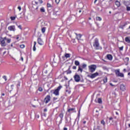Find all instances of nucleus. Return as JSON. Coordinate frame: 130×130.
I'll return each instance as SVG.
<instances>
[{
  "instance_id": "nucleus-13",
  "label": "nucleus",
  "mask_w": 130,
  "mask_h": 130,
  "mask_svg": "<svg viewBox=\"0 0 130 130\" xmlns=\"http://www.w3.org/2000/svg\"><path fill=\"white\" fill-rule=\"evenodd\" d=\"M66 57V58H70V57H71V54H69V53H65L64 56L62 57V58H64Z\"/></svg>"
},
{
  "instance_id": "nucleus-53",
  "label": "nucleus",
  "mask_w": 130,
  "mask_h": 130,
  "mask_svg": "<svg viewBox=\"0 0 130 130\" xmlns=\"http://www.w3.org/2000/svg\"><path fill=\"white\" fill-rule=\"evenodd\" d=\"M63 130H68V128L64 127V128H63Z\"/></svg>"
},
{
  "instance_id": "nucleus-20",
  "label": "nucleus",
  "mask_w": 130,
  "mask_h": 130,
  "mask_svg": "<svg viewBox=\"0 0 130 130\" xmlns=\"http://www.w3.org/2000/svg\"><path fill=\"white\" fill-rule=\"evenodd\" d=\"M81 37H82V36L81 35H77L76 36V38L78 40H80V39H81Z\"/></svg>"
},
{
  "instance_id": "nucleus-44",
  "label": "nucleus",
  "mask_w": 130,
  "mask_h": 130,
  "mask_svg": "<svg viewBox=\"0 0 130 130\" xmlns=\"http://www.w3.org/2000/svg\"><path fill=\"white\" fill-rule=\"evenodd\" d=\"M124 26H125V25H124L123 26H120V28H121V29H123V27H124Z\"/></svg>"
},
{
  "instance_id": "nucleus-25",
  "label": "nucleus",
  "mask_w": 130,
  "mask_h": 130,
  "mask_svg": "<svg viewBox=\"0 0 130 130\" xmlns=\"http://www.w3.org/2000/svg\"><path fill=\"white\" fill-rule=\"evenodd\" d=\"M75 64L76 66H79V65H80V62H79V61L76 60V61H75Z\"/></svg>"
},
{
  "instance_id": "nucleus-1",
  "label": "nucleus",
  "mask_w": 130,
  "mask_h": 130,
  "mask_svg": "<svg viewBox=\"0 0 130 130\" xmlns=\"http://www.w3.org/2000/svg\"><path fill=\"white\" fill-rule=\"evenodd\" d=\"M115 74L117 77H120L121 78H123L124 77V74H123V73H120L119 69L115 70Z\"/></svg>"
},
{
  "instance_id": "nucleus-36",
  "label": "nucleus",
  "mask_w": 130,
  "mask_h": 130,
  "mask_svg": "<svg viewBox=\"0 0 130 130\" xmlns=\"http://www.w3.org/2000/svg\"><path fill=\"white\" fill-rule=\"evenodd\" d=\"M47 7L48 8H51V5L50 4L48 3L47 4Z\"/></svg>"
},
{
  "instance_id": "nucleus-23",
  "label": "nucleus",
  "mask_w": 130,
  "mask_h": 130,
  "mask_svg": "<svg viewBox=\"0 0 130 130\" xmlns=\"http://www.w3.org/2000/svg\"><path fill=\"white\" fill-rule=\"evenodd\" d=\"M16 18H17V16H13L11 17L10 19H11L12 21H15V20H16Z\"/></svg>"
},
{
  "instance_id": "nucleus-63",
  "label": "nucleus",
  "mask_w": 130,
  "mask_h": 130,
  "mask_svg": "<svg viewBox=\"0 0 130 130\" xmlns=\"http://www.w3.org/2000/svg\"><path fill=\"white\" fill-rule=\"evenodd\" d=\"M11 87H14V85H11Z\"/></svg>"
},
{
  "instance_id": "nucleus-61",
  "label": "nucleus",
  "mask_w": 130,
  "mask_h": 130,
  "mask_svg": "<svg viewBox=\"0 0 130 130\" xmlns=\"http://www.w3.org/2000/svg\"><path fill=\"white\" fill-rule=\"evenodd\" d=\"M79 13H81V12H82V11L80 10V11H79Z\"/></svg>"
},
{
  "instance_id": "nucleus-17",
  "label": "nucleus",
  "mask_w": 130,
  "mask_h": 130,
  "mask_svg": "<svg viewBox=\"0 0 130 130\" xmlns=\"http://www.w3.org/2000/svg\"><path fill=\"white\" fill-rule=\"evenodd\" d=\"M40 12L41 13H45V8L44 7H41L40 8Z\"/></svg>"
},
{
  "instance_id": "nucleus-26",
  "label": "nucleus",
  "mask_w": 130,
  "mask_h": 130,
  "mask_svg": "<svg viewBox=\"0 0 130 130\" xmlns=\"http://www.w3.org/2000/svg\"><path fill=\"white\" fill-rule=\"evenodd\" d=\"M55 14L56 16H59V15H60V12L59 11H55Z\"/></svg>"
},
{
  "instance_id": "nucleus-62",
  "label": "nucleus",
  "mask_w": 130,
  "mask_h": 130,
  "mask_svg": "<svg viewBox=\"0 0 130 130\" xmlns=\"http://www.w3.org/2000/svg\"><path fill=\"white\" fill-rule=\"evenodd\" d=\"M11 46L13 47V44H12L11 45Z\"/></svg>"
},
{
  "instance_id": "nucleus-41",
  "label": "nucleus",
  "mask_w": 130,
  "mask_h": 130,
  "mask_svg": "<svg viewBox=\"0 0 130 130\" xmlns=\"http://www.w3.org/2000/svg\"><path fill=\"white\" fill-rule=\"evenodd\" d=\"M18 28H19V29H20L21 30H22V26H21V25H18Z\"/></svg>"
},
{
  "instance_id": "nucleus-49",
  "label": "nucleus",
  "mask_w": 130,
  "mask_h": 130,
  "mask_svg": "<svg viewBox=\"0 0 130 130\" xmlns=\"http://www.w3.org/2000/svg\"><path fill=\"white\" fill-rule=\"evenodd\" d=\"M36 117L37 118H38L39 117V115H36Z\"/></svg>"
},
{
  "instance_id": "nucleus-24",
  "label": "nucleus",
  "mask_w": 130,
  "mask_h": 130,
  "mask_svg": "<svg viewBox=\"0 0 130 130\" xmlns=\"http://www.w3.org/2000/svg\"><path fill=\"white\" fill-rule=\"evenodd\" d=\"M101 124L103 125V126H105V121H104V120H102L101 121Z\"/></svg>"
},
{
  "instance_id": "nucleus-57",
  "label": "nucleus",
  "mask_w": 130,
  "mask_h": 130,
  "mask_svg": "<svg viewBox=\"0 0 130 130\" xmlns=\"http://www.w3.org/2000/svg\"><path fill=\"white\" fill-rule=\"evenodd\" d=\"M83 123H84V124H85V123H86V121H84Z\"/></svg>"
},
{
  "instance_id": "nucleus-33",
  "label": "nucleus",
  "mask_w": 130,
  "mask_h": 130,
  "mask_svg": "<svg viewBox=\"0 0 130 130\" xmlns=\"http://www.w3.org/2000/svg\"><path fill=\"white\" fill-rule=\"evenodd\" d=\"M78 71H79L80 72H81V73H82V72H83V69L81 68V67H79L78 69Z\"/></svg>"
},
{
  "instance_id": "nucleus-48",
  "label": "nucleus",
  "mask_w": 130,
  "mask_h": 130,
  "mask_svg": "<svg viewBox=\"0 0 130 130\" xmlns=\"http://www.w3.org/2000/svg\"><path fill=\"white\" fill-rule=\"evenodd\" d=\"M120 50H122L123 49V47H121L119 48Z\"/></svg>"
},
{
  "instance_id": "nucleus-12",
  "label": "nucleus",
  "mask_w": 130,
  "mask_h": 130,
  "mask_svg": "<svg viewBox=\"0 0 130 130\" xmlns=\"http://www.w3.org/2000/svg\"><path fill=\"white\" fill-rule=\"evenodd\" d=\"M107 58L109 60H112V58H113V57H112V55L111 54H108L107 55Z\"/></svg>"
},
{
  "instance_id": "nucleus-45",
  "label": "nucleus",
  "mask_w": 130,
  "mask_h": 130,
  "mask_svg": "<svg viewBox=\"0 0 130 130\" xmlns=\"http://www.w3.org/2000/svg\"><path fill=\"white\" fill-rule=\"evenodd\" d=\"M113 120V118H112V117H110L109 118V120Z\"/></svg>"
},
{
  "instance_id": "nucleus-22",
  "label": "nucleus",
  "mask_w": 130,
  "mask_h": 130,
  "mask_svg": "<svg viewBox=\"0 0 130 130\" xmlns=\"http://www.w3.org/2000/svg\"><path fill=\"white\" fill-rule=\"evenodd\" d=\"M59 117L61 118V120L62 119V118H63V113H61L59 115Z\"/></svg>"
},
{
  "instance_id": "nucleus-11",
  "label": "nucleus",
  "mask_w": 130,
  "mask_h": 130,
  "mask_svg": "<svg viewBox=\"0 0 130 130\" xmlns=\"http://www.w3.org/2000/svg\"><path fill=\"white\" fill-rule=\"evenodd\" d=\"M38 43L40 45H43V41L41 38L38 39Z\"/></svg>"
},
{
  "instance_id": "nucleus-32",
  "label": "nucleus",
  "mask_w": 130,
  "mask_h": 130,
  "mask_svg": "<svg viewBox=\"0 0 130 130\" xmlns=\"http://www.w3.org/2000/svg\"><path fill=\"white\" fill-rule=\"evenodd\" d=\"M38 90L40 92H42V91H43V89L42 87H40V88H39Z\"/></svg>"
},
{
  "instance_id": "nucleus-50",
  "label": "nucleus",
  "mask_w": 130,
  "mask_h": 130,
  "mask_svg": "<svg viewBox=\"0 0 130 130\" xmlns=\"http://www.w3.org/2000/svg\"><path fill=\"white\" fill-rule=\"evenodd\" d=\"M39 2H40V4H42V3H43L42 0H39Z\"/></svg>"
},
{
  "instance_id": "nucleus-8",
  "label": "nucleus",
  "mask_w": 130,
  "mask_h": 130,
  "mask_svg": "<svg viewBox=\"0 0 130 130\" xmlns=\"http://www.w3.org/2000/svg\"><path fill=\"white\" fill-rule=\"evenodd\" d=\"M8 29L9 31L15 32V31H16V26H15V25H11L8 27Z\"/></svg>"
},
{
  "instance_id": "nucleus-58",
  "label": "nucleus",
  "mask_w": 130,
  "mask_h": 130,
  "mask_svg": "<svg viewBox=\"0 0 130 130\" xmlns=\"http://www.w3.org/2000/svg\"><path fill=\"white\" fill-rule=\"evenodd\" d=\"M64 79H66V80H68V78H67V77H64Z\"/></svg>"
},
{
  "instance_id": "nucleus-60",
  "label": "nucleus",
  "mask_w": 130,
  "mask_h": 130,
  "mask_svg": "<svg viewBox=\"0 0 130 130\" xmlns=\"http://www.w3.org/2000/svg\"><path fill=\"white\" fill-rule=\"evenodd\" d=\"M96 2H97V0H95V1H94V4L96 3Z\"/></svg>"
},
{
  "instance_id": "nucleus-5",
  "label": "nucleus",
  "mask_w": 130,
  "mask_h": 130,
  "mask_svg": "<svg viewBox=\"0 0 130 130\" xmlns=\"http://www.w3.org/2000/svg\"><path fill=\"white\" fill-rule=\"evenodd\" d=\"M60 89H61V86H58L57 88L53 91V94L56 96H58V95H59V90H60Z\"/></svg>"
},
{
  "instance_id": "nucleus-31",
  "label": "nucleus",
  "mask_w": 130,
  "mask_h": 130,
  "mask_svg": "<svg viewBox=\"0 0 130 130\" xmlns=\"http://www.w3.org/2000/svg\"><path fill=\"white\" fill-rule=\"evenodd\" d=\"M98 103H102V100L101 99H98Z\"/></svg>"
},
{
  "instance_id": "nucleus-4",
  "label": "nucleus",
  "mask_w": 130,
  "mask_h": 130,
  "mask_svg": "<svg viewBox=\"0 0 130 130\" xmlns=\"http://www.w3.org/2000/svg\"><path fill=\"white\" fill-rule=\"evenodd\" d=\"M6 40H7V37H5L4 38H1L0 39L1 46L5 47L7 44H6Z\"/></svg>"
},
{
  "instance_id": "nucleus-7",
  "label": "nucleus",
  "mask_w": 130,
  "mask_h": 130,
  "mask_svg": "<svg viewBox=\"0 0 130 130\" xmlns=\"http://www.w3.org/2000/svg\"><path fill=\"white\" fill-rule=\"evenodd\" d=\"M120 90L122 92H125L126 91V87H125L124 84H121L120 85Z\"/></svg>"
},
{
  "instance_id": "nucleus-28",
  "label": "nucleus",
  "mask_w": 130,
  "mask_h": 130,
  "mask_svg": "<svg viewBox=\"0 0 130 130\" xmlns=\"http://www.w3.org/2000/svg\"><path fill=\"white\" fill-rule=\"evenodd\" d=\"M104 83H107V77H105L103 79Z\"/></svg>"
},
{
  "instance_id": "nucleus-10",
  "label": "nucleus",
  "mask_w": 130,
  "mask_h": 130,
  "mask_svg": "<svg viewBox=\"0 0 130 130\" xmlns=\"http://www.w3.org/2000/svg\"><path fill=\"white\" fill-rule=\"evenodd\" d=\"M74 79L75 82H80V76H79L78 75H76L74 76Z\"/></svg>"
},
{
  "instance_id": "nucleus-29",
  "label": "nucleus",
  "mask_w": 130,
  "mask_h": 130,
  "mask_svg": "<svg viewBox=\"0 0 130 130\" xmlns=\"http://www.w3.org/2000/svg\"><path fill=\"white\" fill-rule=\"evenodd\" d=\"M7 43H11V39H6Z\"/></svg>"
},
{
  "instance_id": "nucleus-34",
  "label": "nucleus",
  "mask_w": 130,
  "mask_h": 130,
  "mask_svg": "<svg viewBox=\"0 0 130 130\" xmlns=\"http://www.w3.org/2000/svg\"><path fill=\"white\" fill-rule=\"evenodd\" d=\"M86 67H87V64H82V68H83V69H85V68H86Z\"/></svg>"
},
{
  "instance_id": "nucleus-64",
  "label": "nucleus",
  "mask_w": 130,
  "mask_h": 130,
  "mask_svg": "<svg viewBox=\"0 0 130 130\" xmlns=\"http://www.w3.org/2000/svg\"><path fill=\"white\" fill-rule=\"evenodd\" d=\"M5 53H6V52H4V54H5Z\"/></svg>"
},
{
  "instance_id": "nucleus-9",
  "label": "nucleus",
  "mask_w": 130,
  "mask_h": 130,
  "mask_svg": "<svg viewBox=\"0 0 130 130\" xmlns=\"http://www.w3.org/2000/svg\"><path fill=\"white\" fill-rule=\"evenodd\" d=\"M50 99H51L50 95H47L45 98L44 101L45 103L47 104L48 103V102H49V101H50Z\"/></svg>"
},
{
  "instance_id": "nucleus-35",
  "label": "nucleus",
  "mask_w": 130,
  "mask_h": 130,
  "mask_svg": "<svg viewBox=\"0 0 130 130\" xmlns=\"http://www.w3.org/2000/svg\"><path fill=\"white\" fill-rule=\"evenodd\" d=\"M55 2L56 3V4H59L60 0H55Z\"/></svg>"
},
{
  "instance_id": "nucleus-54",
  "label": "nucleus",
  "mask_w": 130,
  "mask_h": 130,
  "mask_svg": "<svg viewBox=\"0 0 130 130\" xmlns=\"http://www.w3.org/2000/svg\"><path fill=\"white\" fill-rule=\"evenodd\" d=\"M44 111H45V112L47 111V109H44Z\"/></svg>"
},
{
  "instance_id": "nucleus-3",
  "label": "nucleus",
  "mask_w": 130,
  "mask_h": 130,
  "mask_svg": "<svg viewBox=\"0 0 130 130\" xmlns=\"http://www.w3.org/2000/svg\"><path fill=\"white\" fill-rule=\"evenodd\" d=\"M93 46L95 49H99V42L98 41V39H95L93 43Z\"/></svg>"
},
{
  "instance_id": "nucleus-27",
  "label": "nucleus",
  "mask_w": 130,
  "mask_h": 130,
  "mask_svg": "<svg viewBox=\"0 0 130 130\" xmlns=\"http://www.w3.org/2000/svg\"><path fill=\"white\" fill-rule=\"evenodd\" d=\"M46 30V27H43L42 28V33H45Z\"/></svg>"
},
{
  "instance_id": "nucleus-21",
  "label": "nucleus",
  "mask_w": 130,
  "mask_h": 130,
  "mask_svg": "<svg viewBox=\"0 0 130 130\" xmlns=\"http://www.w3.org/2000/svg\"><path fill=\"white\" fill-rule=\"evenodd\" d=\"M96 21H102V18L101 17L98 16L96 17Z\"/></svg>"
},
{
  "instance_id": "nucleus-2",
  "label": "nucleus",
  "mask_w": 130,
  "mask_h": 130,
  "mask_svg": "<svg viewBox=\"0 0 130 130\" xmlns=\"http://www.w3.org/2000/svg\"><path fill=\"white\" fill-rule=\"evenodd\" d=\"M88 69L90 73H94V72L96 71V69H97V66L92 64L88 66Z\"/></svg>"
},
{
  "instance_id": "nucleus-43",
  "label": "nucleus",
  "mask_w": 130,
  "mask_h": 130,
  "mask_svg": "<svg viewBox=\"0 0 130 130\" xmlns=\"http://www.w3.org/2000/svg\"><path fill=\"white\" fill-rule=\"evenodd\" d=\"M73 70H76L77 69V67L73 66Z\"/></svg>"
},
{
  "instance_id": "nucleus-51",
  "label": "nucleus",
  "mask_w": 130,
  "mask_h": 130,
  "mask_svg": "<svg viewBox=\"0 0 130 130\" xmlns=\"http://www.w3.org/2000/svg\"><path fill=\"white\" fill-rule=\"evenodd\" d=\"M53 100H57V98H53Z\"/></svg>"
},
{
  "instance_id": "nucleus-14",
  "label": "nucleus",
  "mask_w": 130,
  "mask_h": 130,
  "mask_svg": "<svg viewBox=\"0 0 130 130\" xmlns=\"http://www.w3.org/2000/svg\"><path fill=\"white\" fill-rule=\"evenodd\" d=\"M42 26H47V22L42 20L41 21Z\"/></svg>"
},
{
  "instance_id": "nucleus-18",
  "label": "nucleus",
  "mask_w": 130,
  "mask_h": 130,
  "mask_svg": "<svg viewBox=\"0 0 130 130\" xmlns=\"http://www.w3.org/2000/svg\"><path fill=\"white\" fill-rule=\"evenodd\" d=\"M36 44H37L36 42H34V46L32 48L34 51H36V47H35L36 46Z\"/></svg>"
},
{
  "instance_id": "nucleus-59",
  "label": "nucleus",
  "mask_w": 130,
  "mask_h": 130,
  "mask_svg": "<svg viewBox=\"0 0 130 130\" xmlns=\"http://www.w3.org/2000/svg\"><path fill=\"white\" fill-rule=\"evenodd\" d=\"M2 96H5V93H2Z\"/></svg>"
},
{
  "instance_id": "nucleus-47",
  "label": "nucleus",
  "mask_w": 130,
  "mask_h": 130,
  "mask_svg": "<svg viewBox=\"0 0 130 130\" xmlns=\"http://www.w3.org/2000/svg\"><path fill=\"white\" fill-rule=\"evenodd\" d=\"M125 60H126V61H128V60H129L128 57L125 58Z\"/></svg>"
},
{
  "instance_id": "nucleus-56",
  "label": "nucleus",
  "mask_w": 130,
  "mask_h": 130,
  "mask_svg": "<svg viewBox=\"0 0 130 130\" xmlns=\"http://www.w3.org/2000/svg\"><path fill=\"white\" fill-rule=\"evenodd\" d=\"M116 114H117V115H118V112H116Z\"/></svg>"
},
{
  "instance_id": "nucleus-30",
  "label": "nucleus",
  "mask_w": 130,
  "mask_h": 130,
  "mask_svg": "<svg viewBox=\"0 0 130 130\" xmlns=\"http://www.w3.org/2000/svg\"><path fill=\"white\" fill-rule=\"evenodd\" d=\"M66 93H68V94H71V90L70 89L66 90Z\"/></svg>"
},
{
  "instance_id": "nucleus-38",
  "label": "nucleus",
  "mask_w": 130,
  "mask_h": 130,
  "mask_svg": "<svg viewBox=\"0 0 130 130\" xmlns=\"http://www.w3.org/2000/svg\"><path fill=\"white\" fill-rule=\"evenodd\" d=\"M3 78V79H4V80H5V81H7V76H4Z\"/></svg>"
},
{
  "instance_id": "nucleus-42",
  "label": "nucleus",
  "mask_w": 130,
  "mask_h": 130,
  "mask_svg": "<svg viewBox=\"0 0 130 130\" xmlns=\"http://www.w3.org/2000/svg\"><path fill=\"white\" fill-rule=\"evenodd\" d=\"M18 9L19 10V11H21V6H19L18 7Z\"/></svg>"
},
{
  "instance_id": "nucleus-55",
  "label": "nucleus",
  "mask_w": 130,
  "mask_h": 130,
  "mask_svg": "<svg viewBox=\"0 0 130 130\" xmlns=\"http://www.w3.org/2000/svg\"><path fill=\"white\" fill-rule=\"evenodd\" d=\"M123 72H126V69H123Z\"/></svg>"
},
{
  "instance_id": "nucleus-37",
  "label": "nucleus",
  "mask_w": 130,
  "mask_h": 130,
  "mask_svg": "<svg viewBox=\"0 0 130 130\" xmlns=\"http://www.w3.org/2000/svg\"><path fill=\"white\" fill-rule=\"evenodd\" d=\"M20 48H25V45H21Z\"/></svg>"
},
{
  "instance_id": "nucleus-46",
  "label": "nucleus",
  "mask_w": 130,
  "mask_h": 130,
  "mask_svg": "<svg viewBox=\"0 0 130 130\" xmlns=\"http://www.w3.org/2000/svg\"><path fill=\"white\" fill-rule=\"evenodd\" d=\"M112 121H113V120H109V122H110V123L111 124H112Z\"/></svg>"
},
{
  "instance_id": "nucleus-16",
  "label": "nucleus",
  "mask_w": 130,
  "mask_h": 130,
  "mask_svg": "<svg viewBox=\"0 0 130 130\" xmlns=\"http://www.w3.org/2000/svg\"><path fill=\"white\" fill-rule=\"evenodd\" d=\"M68 112H76V110L75 108H71L68 109Z\"/></svg>"
},
{
  "instance_id": "nucleus-19",
  "label": "nucleus",
  "mask_w": 130,
  "mask_h": 130,
  "mask_svg": "<svg viewBox=\"0 0 130 130\" xmlns=\"http://www.w3.org/2000/svg\"><path fill=\"white\" fill-rule=\"evenodd\" d=\"M115 5L118 8V7H120V2H119L118 1H116L115 2Z\"/></svg>"
},
{
  "instance_id": "nucleus-6",
  "label": "nucleus",
  "mask_w": 130,
  "mask_h": 130,
  "mask_svg": "<svg viewBox=\"0 0 130 130\" xmlns=\"http://www.w3.org/2000/svg\"><path fill=\"white\" fill-rule=\"evenodd\" d=\"M98 76H99V73H98V72H96L95 73L91 74V75H88V77L90 79H94L96 78V77H98Z\"/></svg>"
},
{
  "instance_id": "nucleus-15",
  "label": "nucleus",
  "mask_w": 130,
  "mask_h": 130,
  "mask_svg": "<svg viewBox=\"0 0 130 130\" xmlns=\"http://www.w3.org/2000/svg\"><path fill=\"white\" fill-rule=\"evenodd\" d=\"M125 41L126 42H127V43H130V37H126L125 38Z\"/></svg>"
},
{
  "instance_id": "nucleus-52",
  "label": "nucleus",
  "mask_w": 130,
  "mask_h": 130,
  "mask_svg": "<svg viewBox=\"0 0 130 130\" xmlns=\"http://www.w3.org/2000/svg\"><path fill=\"white\" fill-rule=\"evenodd\" d=\"M72 73V71H70V72H68L67 74H71Z\"/></svg>"
},
{
  "instance_id": "nucleus-40",
  "label": "nucleus",
  "mask_w": 130,
  "mask_h": 130,
  "mask_svg": "<svg viewBox=\"0 0 130 130\" xmlns=\"http://www.w3.org/2000/svg\"><path fill=\"white\" fill-rule=\"evenodd\" d=\"M20 60H21V61H24V58H23V57L21 56V59H20Z\"/></svg>"
},
{
  "instance_id": "nucleus-39",
  "label": "nucleus",
  "mask_w": 130,
  "mask_h": 130,
  "mask_svg": "<svg viewBox=\"0 0 130 130\" xmlns=\"http://www.w3.org/2000/svg\"><path fill=\"white\" fill-rule=\"evenodd\" d=\"M126 9H127V11H130V7L127 6Z\"/></svg>"
}]
</instances>
